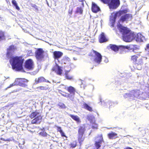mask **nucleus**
<instances>
[{
    "mask_svg": "<svg viewBox=\"0 0 149 149\" xmlns=\"http://www.w3.org/2000/svg\"><path fill=\"white\" fill-rule=\"evenodd\" d=\"M107 136L110 139H113L118 137L117 134L114 132H111L107 134Z\"/></svg>",
    "mask_w": 149,
    "mask_h": 149,
    "instance_id": "19",
    "label": "nucleus"
},
{
    "mask_svg": "<svg viewBox=\"0 0 149 149\" xmlns=\"http://www.w3.org/2000/svg\"><path fill=\"white\" fill-rule=\"evenodd\" d=\"M85 130L86 128L84 126H80L78 130V135L83 136L84 134Z\"/></svg>",
    "mask_w": 149,
    "mask_h": 149,
    "instance_id": "18",
    "label": "nucleus"
},
{
    "mask_svg": "<svg viewBox=\"0 0 149 149\" xmlns=\"http://www.w3.org/2000/svg\"><path fill=\"white\" fill-rule=\"evenodd\" d=\"M83 107L85 109L88 110L90 111H93L92 108L91 107L89 106L87 104L84 103L83 104Z\"/></svg>",
    "mask_w": 149,
    "mask_h": 149,
    "instance_id": "23",
    "label": "nucleus"
},
{
    "mask_svg": "<svg viewBox=\"0 0 149 149\" xmlns=\"http://www.w3.org/2000/svg\"><path fill=\"white\" fill-rule=\"evenodd\" d=\"M145 50L147 52V55L149 56V44H148L145 48Z\"/></svg>",
    "mask_w": 149,
    "mask_h": 149,
    "instance_id": "39",
    "label": "nucleus"
},
{
    "mask_svg": "<svg viewBox=\"0 0 149 149\" xmlns=\"http://www.w3.org/2000/svg\"><path fill=\"white\" fill-rule=\"evenodd\" d=\"M124 149H133L132 148L130 147H127L124 148Z\"/></svg>",
    "mask_w": 149,
    "mask_h": 149,
    "instance_id": "47",
    "label": "nucleus"
},
{
    "mask_svg": "<svg viewBox=\"0 0 149 149\" xmlns=\"http://www.w3.org/2000/svg\"><path fill=\"white\" fill-rule=\"evenodd\" d=\"M127 12V10H120L116 13L113 12L112 13V19L114 22H115L117 17H119L124 14L126 13Z\"/></svg>",
    "mask_w": 149,
    "mask_h": 149,
    "instance_id": "7",
    "label": "nucleus"
},
{
    "mask_svg": "<svg viewBox=\"0 0 149 149\" xmlns=\"http://www.w3.org/2000/svg\"><path fill=\"white\" fill-rule=\"evenodd\" d=\"M24 66L25 68L29 70H32L33 68V63L32 60L29 59L26 61Z\"/></svg>",
    "mask_w": 149,
    "mask_h": 149,
    "instance_id": "11",
    "label": "nucleus"
},
{
    "mask_svg": "<svg viewBox=\"0 0 149 149\" xmlns=\"http://www.w3.org/2000/svg\"><path fill=\"white\" fill-rule=\"evenodd\" d=\"M118 27L120 32L123 35V37L127 36H129V37H135V34L134 33L131 31L127 27L123 26L120 24L118 25Z\"/></svg>",
    "mask_w": 149,
    "mask_h": 149,
    "instance_id": "3",
    "label": "nucleus"
},
{
    "mask_svg": "<svg viewBox=\"0 0 149 149\" xmlns=\"http://www.w3.org/2000/svg\"><path fill=\"white\" fill-rule=\"evenodd\" d=\"M147 59V58L143 57L139 54L132 56L130 61L135 65H142L146 62Z\"/></svg>",
    "mask_w": 149,
    "mask_h": 149,
    "instance_id": "2",
    "label": "nucleus"
},
{
    "mask_svg": "<svg viewBox=\"0 0 149 149\" xmlns=\"http://www.w3.org/2000/svg\"><path fill=\"white\" fill-rule=\"evenodd\" d=\"M91 10L92 11L95 13H96L100 11L99 7L94 2H92L91 6Z\"/></svg>",
    "mask_w": 149,
    "mask_h": 149,
    "instance_id": "16",
    "label": "nucleus"
},
{
    "mask_svg": "<svg viewBox=\"0 0 149 149\" xmlns=\"http://www.w3.org/2000/svg\"><path fill=\"white\" fill-rule=\"evenodd\" d=\"M92 128L93 129H97L98 128V125L95 122L93 123L92 124Z\"/></svg>",
    "mask_w": 149,
    "mask_h": 149,
    "instance_id": "37",
    "label": "nucleus"
},
{
    "mask_svg": "<svg viewBox=\"0 0 149 149\" xmlns=\"http://www.w3.org/2000/svg\"><path fill=\"white\" fill-rule=\"evenodd\" d=\"M4 37V33L3 31H0V37Z\"/></svg>",
    "mask_w": 149,
    "mask_h": 149,
    "instance_id": "42",
    "label": "nucleus"
},
{
    "mask_svg": "<svg viewBox=\"0 0 149 149\" xmlns=\"http://www.w3.org/2000/svg\"><path fill=\"white\" fill-rule=\"evenodd\" d=\"M101 139L98 141H95L94 146L95 147V148L94 149H100V147H101V144L102 142L103 141V140L102 137V136L101 135L100 136Z\"/></svg>",
    "mask_w": 149,
    "mask_h": 149,
    "instance_id": "14",
    "label": "nucleus"
},
{
    "mask_svg": "<svg viewBox=\"0 0 149 149\" xmlns=\"http://www.w3.org/2000/svg\"><path fill=\"white\" fill-rule=\"evenodd\" d=\"M29 116L31 119H33L31 121V123L32 124H40L42 118L41 114L37 111L32 112Z\"/></svg>",
    "mask_w": 149,
    "mask_h": 149,
    "instance_id": "4",
    "label": "nucleus"
},
{
    "mask_svg": "<svg viewBox=\"0 0 149 149\" xmlns=\"http://www.w3.org/2000/svg\"><path fill=\"white\" fill-rule=\"evenodd\" d=\"M68 91L72 95H74L76 92L75 88L72 86H70L67 89Z\"/></svg>",
    "mask_w": 149,
    "mask_h": 149,
    "instance_id": "20",
    "label": "nucleus"
},
{
    "mask_svg": "<svg viewBox=\"0 0 149 149\" xmlns=\"http://www.w3.org/2000/svg\"><path fill=\"white\" fill-rule=\"evenodd\" d=\"M53 57L55 59H58L61 57L63 53L61 52L55 51L53 52Z\"/></svg>",
    "mask_w": 149,
    "mask_h": 149,
    "instance_id": "17",
    "label": "nucleus"
},
{
    "mask_svg": "<svg viewBox=\"0 0 149 149\" xmlns=\"http://www.w3.org/2000/svg\"><path fill=\"white\" fill-rule=\"evenodd\" d=\"M29 81L28 80L24 78H17L15 80L17 85L25 87L27 86V84Z\"/></svg>",
    "mask_w": 149,
    "mask_h": 149,
    "instance_id": "6",
    "label": "nucleus"
},
{
    "mask_svg": "<svg viewBox=\"0 0 149 149\" xmlns=\"http://www.w3.org/2000/svg\"><path fill=\"white\" fill-rule=\"evenodd\" d=\"M47 87H45L43 86H40L37 87V88L38 91L46 90H47L49 89V88L48 86V85H47Z\"/></svg>",
    "mask_w": 149,
    "mask_h": 149,
    "instance_id": "25",
    "label": "nucleus"
},
{
    "mask_svg": "<svg viewBox=\"0 0 149 149\" xmlns=\"http://www.w3.org/2000/svg\"><path fill=\"white\" fill-rule=\"evenodd\" d=\"M39 135L43 137H47V134L44 131L41 132L38 134Z\"/></svg>",
    "mask_w": 149,
    "mask_h": 149,
    "instance_id": "34",
    "label": "nucleus"
},
{
    "mask_svg": "<svg viewBox=\"0 0 149 149\" xmlns=\"http://www.w3.org/2000/svg\"><path fill=\"white\" fill-rule=\"evenodd\" d=\"M79 1L80 2H83L84 0H79Z\"/></svg>",
    "mask_w": 149,
    "mask_h": 149,
    "instance_id": "48",
    "label": "nucleus"
},
{
    "mask_svg": "<svg viewBox=\"0 0 149 149\" xmlns=\"http://www.w3.org/2000/svg\"><path fill=\"white\" fill-rule=\"evenodd\" d=\"M136 41H139V39L141 40V38H136Z\"/></svg>",
    "mask_w": 149,
    "mask_h": 149,
    "instance_id": "46",
    "label": "nucleus"
},
{
    "mask_svg": "<svg viewBox=\"0 0 149 149\" xmlns=\"http://www.w3.org/2000/svg\"><path fill=\"white\" fill-rule=\"evenodd\" d=\"M61 92H60L61 94L63 96L66 97H70V95L68 93H65L64 92H63L61 91H60Z\"/></svg>",
    "mask_w": 149,
    "mask_h": 149,
    "instance_id": "30",
    "label": "nucleus"
},
{
    "mask_svg": "<svg viewBox=\"0 0 149 149\" xmlns=\"http://www.w3.org/2000/svg\"><path fill=\"white\" fill-rule=\"evenodd\" d=\"M83 10L82 8L81 7H77V8L75 12L76 13H79L81 14H82Z\"/></svg>",
    "mask_w": 149,
    "mask_h": 149,
    "instance_id": "32",
    "label": "nucleus"
},
{
    "mask_svg": "<svg viewBox=\"0 0 149 149\" xmlns=\"http://www.w3.org/2000/svg\"><path fill=\"white\" fill-rule=\"evenodd\" d=\"M69 116L72 118L73 120L76 121L77 123H80L81 121L79 117L76 115H74L72 114H70Z\"/></svg>",
    "mask_w": 149,
    "mask_h": 149,
    "instance_id": "22",
    "label": "nucleus"
},
{
    "mask_svg": "<svg viewBox=\"0 0 149 149\" xmlns=\"http://www.w3.org/2000/svg\"><path fill=\"white\" fill-rule=\"evenodd\" d=\"M52 70L58 75H61L62 74L63 70L61 68L56 64L52 67Z\"/></svg>",
    "mask_w": 149,
    "mask_h": 149,
    "instance_id": "10",
    "label": "nucleus"
},
{
    "mask_svg": "<svg viewBox=\"0 0 149 149\" xmlns=\"http://www.w3.org/2000/svg\"><path fill=\"white\" fill-rule=\"evenodd\" d=\"M70 148H73L77 146V142L76 141H74L71 142L70 144Z\"/></svg>",
    "mask_w": 149,
    "mask_h": 149,
    "instance_id": "31",
    "label": "nucleus"
},
{
    "mask_svg": "<svg viewBox=\"0 0 149 149\" xmlns=\"http://www.w3.org/2000/svg\"><path fill=\"white\" fill-rule=\"evenodd\" d=\"M12 3L13 5L15 7L16 9L18 10H20V9L19 7L18 6L17 3L15 0H12Z\"/></svg>",
    "mask_w": 149,
    "mask_h": 149,
    "instance_id": "29",
    "label": "nucleus"
},
{
    "mask_svg": "<svg viewBox=\"0 0 149 149\" xmlns=\"http://www.w3.org/2000/svg\"><path fill=\"white\" fill-rule=\"evenodd\" d=\"M44 51L42 48L38 49L35 52V57L37 60L41 61L44 58Z\"/></svg>",
    "mask_w": 149,
    "mask_h": 149,
    "instance_id": "8",
    "label": "nucleus"
},
{
    "mask_svg": "<svg viewBox=\"0 0 149 149\" xmlns=\"http://www.w3.org/2000/svg\"><path fill=\"white\" fill-rule=\"evenodd\" d=\"M72 11H73L72 9H69V10L68 11V14L70 15H71L72 14Z\"/></svg>",
    "mask_w": 149,
    "mask_h": 149,
    "instance_id": "41",
    "label": "nucleus"
},
{
    "mask_svg": "<svg viewBox=\"0 0 149 149\" xmlns=\"http://www.w3.org/2000/svg\"><path fill=\"white\" fill-rule=\"evenodd\" d=\"M58 106L59 108H64L65 107V106L64 104L63 103H59L58 104Z\"/></svg>",
    "mask_w": 149,
    "mask_h": 149,
    "instance_id": "38",
    "label": "nucleus"
},
{
    "mask_svg": "<svg viewBox=\"0 0 149 149\" xmlns=\"http://www.w3.org/2000/svg\"><path fill=\"white\" fill-rule=\"evenodd\" d=\"M143 36H142L141 34L140 33H138L137 34L136 37H143Z\"/></svg>",
    "mask_w": 149,
    "mask_h": 149,
    "instance_id": "43",
    "label": "nucleus"
},
{
    "mask_svg": "<svg viewBox=\"0 0 149 149\" xmlns=\"http://www.w3.org/2000/svg\"><path fill=\"white\" fill-rule=\"evenodd\" d=\"M108 47L109 49L115 52L118 51V46L116 45L110 44Z\"/></svg>",
    "mask_w": 149,
    "mask_h": 149,
    "instance_id": "21",
    "label": "nucleus"
},
{
    "mask_svg": "<svg viewBox=\"0 0 149 149\" xmlns=\"http://www.w3.org/2000/svg\"><path fill=\"white\" fill-rule=\"evenodd\" d=\"M108 39L106 38H100L99 39V41L100 43H102L108 41Z\"/></svg>",
    "mask_w": 149,
    "mask_h": 149,
    "instance_id": "35",
    "label": "nucleus"
},
{
    "mask_svg": "<svg viewBox=\"0 0 149 149\" xmlns=\"http://www.w3.org/2000/svg\"><path fill=\"white\" fill-rule=\"evenodd\" d=\"M132 18V14L130 13L126 14L122 16L120 18L119 22L123 23L125 21L129 20V19H131Z\"/></svg>",
    "mask_w": 149,
    "mask_h": 149,
    "instance_id": "9",
    "label": "nucleus"
},
{
    "mask_svg": "<svg viewBox=\"0 0 149 149\" xmlns=\"http://www.w3.org/2000/svg\"><path fill=\"white\" fill-rule=\"evenodd\" d=\"M134 38H122L124 42H132Z\"/></svg>",
    "mask_w": 149,
    "mask_h": 149,
    "instance_id": "28",
    "label": "nucleus"
},
{
    "mask_svg": "<svg viewBox=\"0 0 149 149\" xmlns=\"http://www.w3.org/2000/svg\"><path fill=\"white\" fill-rule=\"evenodd\" d=\"M34 81V84H35L45 82L50 83L48 80L46 79L43 76H40L37 78H36Z\"/></svg>",
    "mask_w": 149,
    "mask_h": 149,
    "instance_id": "12",
    "label": "nucleus"
},
{
    "mask_svg": "<svg viewBox=\"0 0 149 149\" xmlns=\"http://www.w3.org/2000/svg\"><path fill=\"white\" fill-rule=\"evenodd\" d=\"M24 59L21 56H16L11 58L10 60L12 68L16 71H19L23 69Z\"/></svg>",
    "mask_w": 149,
    "mask_h": 149,
    "instance_id": "1",
    "label": "nucleus"
},
{
    "mask_svg": "<svg viewBox=\"0 0 149 149\" xmlns=\"http://www.w3.org/2000/svg\"><path fill=\"white\" fill-rule=\"evenodd\" d=\"M88 55L93 58V61L97 64H100L102 61V56L100 53L95 50H92Z\"/></svg>",
    "mask_w": 149,
    "mask_h": 149,
    "instance_id": "5",
    "label": "nucleus"
},
{
    "mask_svg": "<svg viewBox=\"0 0 149 149\" xmlns=\"http://www.w3.org/2000/svg\"><path fill=\"white\" fill-rule=\"evenodd\" d=\"M14 50L15 47L14 45H12L10 46L7 50V56L8 57H10L12 55L11 52H14Z\"/></svg>",
    "mask_w": 149,
    "mask_h": 149,
    "instance_id": "13",
    "label": "nucleus"
},
{
    "mask_svg": "<svg viewBox=\"0 0 149 149\" xmlns=\"http://www.w3.org/2000/svg\"><path fill=\"white\" fill-rule=\"evenodd\" d=\"M105 35L104 33H102L100 34L99 37H105Z\"/></svg>",
    "mask_w": 149,
    "mask_h": 149,
    "instance_id": "44",
    "label": "nucleus"
},
{
    "mask_svg": "<svg viewBox=\"0 0 149 149\" xmlns=\"http://www.w3.org/2000/svg\"><path fill=\"white\" fill-rule=\"evenodd\" d=\"M0 140H2V141H10V140L9 139H5L3 138H1L0 139Z\"/></svg>",
    "mask_w": 149,
    "mask_h": 149,
    "instance_id": "45",
    "label": "nucleus"
},
{
    "mask_svg": "<svg viewBox=\"0 0 149 149\" xmlns=\"http://www.w3.org/2000/svg\"><path fill=\"white\" fill-rule=\"evenodd\" d=\"M65 78L67 79L71 80L72 79V77L70 76L68 73H65Z\"/></svg>",
    "mask_w": 149,
    "mask_h": 149,
    "instance_id": "36",
    "label": "nucleus"
},
{
    "mask_svg": "<svg viewBox=\"0 0 149 149\" xmlns=\"http://www.w3.org/2000/svg\"><path fill=\"white\" fill-rule=\"evenodd\" d=\"M128 46H125L122 45H120L118 46V50H120L121 51H124L125 49H127Z\"/></svg>",
    "mask_w": 149,
    "mask_h": 149,
    "instance_id": "33",
    "label": "nucleus"
},
{
    "mask_svg": "<svg viewBox=\"0 0 149 149\" xmlns=\"http://www.w3.org/2000/svg\"><path fill=\"white\" fill-rule=\"evenodd\" d=\"M56 127H57V131L58 132H60V133L61 134V136L65 137H67L66 136L65 134L63 132L62 130L61 129V127H58V126H57Z\"/></svg>",
    "mask_w": 149,
    "mask_h": 149,
    "instance_id": "24",
    "label": "nucleus"
},
{
    "mask_svg": "<svg viewBox=\"0 0 149 149\" xmlns=\"http://www.w3.org/2000/svg\"><path fill=\"white\" fill-rule=\"evenodd\" d=\"M15 85H17V84H16V83L15 82L14 83H12L11 84H10L9 85V86L6 88V89L10 88L13 86H15Z\"/></svg>",
    "mask_w": 149,
    "mask_h": 149,
    "instance_id": "40",
    "label": "nucleus"
},
{
    "mask_svg": "<svg viewBox=\"0 0 149 149\" xmlns=\"http://www.w3.org/2000/svg\"><path fill=\"white\" fill-rule=\"evenodd\" d=\"M80 40L79 42L82 43H87V42L88 41V39L87 38H81L79 39Z\"/></svg>",
    "mask_w": 149,
    "mask_h": 149,
    "instance_id": "27",
    "label": "nucleus"
},
{
    "mask_svg": "<svg viewBox=\"0 0 149 149\" xmlns=\"http://www.w3.org/2000/svg\"><path fill=\"white\" fill-rule=\"evenodd\" d=\"M127 49L135 52L136 51L139 50V46L136 45H130L129 46H128Z\"/></svg>",
    "mask_w": 149,
    "mask_h": 149,
    "instance_id": "15",
    "label": "nucleus"
},
{
    "mask_svg": "<svg viewBox=\"0 0 149 149\" xmlns=\"http://www.w3.org/2000/svg\"><path fill=\"white\" fill-rule=\"evenodd\" d=\"M83 136L78 135V139L80 146L81 145L82 142L84 139V137H83Z\"/></svg>",
    "mask_w": 149,
    "mask_h": 149,
    "instance_id": "26",
    "label": "nucleus"
}]
</instances>
